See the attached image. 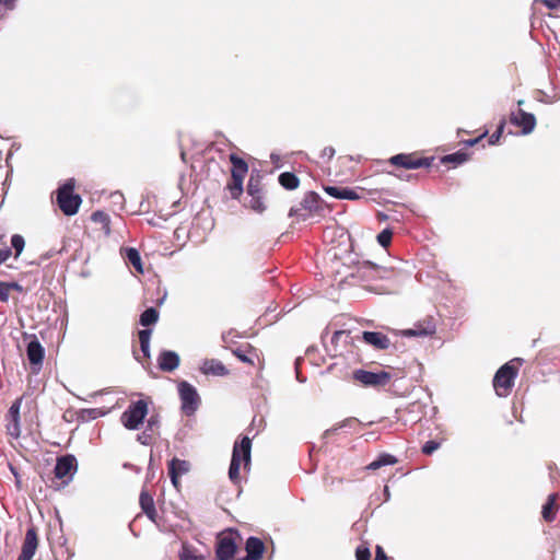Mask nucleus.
<instances>
[{"label":"nucleus","mask_w":560,"mask_h":560,"mask_svg":"<svg viewBox=\"0 0 560 560\" xmlns=\"http://www.w3.org/2000/svg\"><path fill=\"white\" fill-rule=\"evenodd\" d=\"M229 161L232 164L231 177L224 186V197L238 200L244 191L243 183L248 173V164L236 153H231Z\"/></svg>","instance_id":"f257e3e1"},{"label":"nucleus","mask_w":560,"mask_h":560,"mask_svg":"<svg viewBox=\"0 0 560 560\" xmlns=\"http://www.w3.org/2000/svg\"><path fill=\"white\" fill-rule=\"evenodd\" d=\"M250 451L252 440L248 436H243L240 442H235L234 444L229 468V478L235 485L241 482V465L243 464L244 470L249 469Z\"/></svg>","instance_id":"f03ea898"},{"label":"nucleus","mask_w":560,"mask_h":560,"mask_svg":"<svg viewBox=\"0 0 560 560\" xmlns=\"http://www.w3.org/2000/svg\"><path fill=\"white\" fill-rule=\"evenodd\" d=\"M352 277L366 283H374L378 280H390L396 277L394 268L382 267L371 261L359 262Z\"/></svg>","instance_id":"7ed1b4c3"},{"label":"nucleus","mask_w":560,"mask_h":560,"mask_svg":"<svg viewBox=\"0 0 560 560\" xmlns=\"http://www.w3.org/2000/svg\"><path fill=\"white\" fill-rule=\"evenodd\" d=\"M56 202L65 215H74L82 203L80 195L74 194V182L72 179L65 183L56 191Z\"/></svg>","instance_id":"20e7f679"},{"label":"nucleus","mask_w":560,"mask_h":560,"mask_svg":"<svg viewBox=\"0 0 560 560\" xmlns=\"http://www.w3.org/2000/svg\"><path fill=\"white\" fill-rule=\"evenodd\" d=\"M517 374L518 368L513 361L506 362L497 371L493 377V388L499 397L510 395Z\"/></svg>","instance_id":"39448f33"},{"label":"nucleus","mask_w":560,"mask_h":560,"mask_svg":"<svg viewBox=\"0 0 560 560\" xmlns=\"http://www.w3.org/2000/svg\"><path fill=\"white\" fill-rule=\"evenodd\" d=\"M148 415V402L143 399L132 401L121 413L120 420L128 430H138Z\"/></svg>","instance_id":"423d86ee"},{"label":"nucleus","mask_w":560,"mask_h":560,"mask_svg":"<svg viewBox=\"0 0 560 560\" xmlns=\"http://www.w3.org/2000/svg\"><path fill=\"white\" fill-rule=\"evenodd\" d=\"M323 210L322 200L314 191L305 194L304 198L298 207H292L289 211V217H296L303 221L307 220L314 214H318Z\"/></svg>","instance_id":"0eeeda50"},{"label":"nucleus","mask_w":560,"mask_h":560,"mask_svg":"<svg viewBox=\"0 0 560 560\" xmlns=\"http://www.w3.org/2000/svg\"><path fill=\"white\" fill-rule=\"evenodd\" d=\"M388 162L396 167L416 170L432 166L434 156H421L418 152L400 153L392 156Z\"/></svg>","instance_id":"6e6552de"},{"label":"nucleus","mask_w":560,"mask_h":560,"mask_svg":"<svg viewBox=\"0 0 560 560\" xmlns=\"http://www.w3.org/2000/svg\"><path fill=\"white\" fill-rule=\"evenodd\" d=\"M247 194L250 197L249 207L255 212L261 213L266 210L265 188L259 174H252L247 183Z\"/></svg>","instance_id":"1a4fd4ad"},{"label":"nucleus","mask_w":560,"mask_h":560,"mask_svg":"<svg viewBox=\"0 0 560 560\" xmlns=\"http://www.w3.org/2000/svg\"><path fill=\"white\" fill-rule=\"evenodd\" d=\"M353 380L364 387H384L392 381V374L386 371L371 372L366 370L353 371Z\"/></svg>","instance_id":"9d476101"},{"label":"nucleus","mask_w":560,"mask_h":560,"mask_svg":"<svg viewBox=\"0 0 560 560\" xmlns=\"http://www.w3.org/2000/svg\"><path fill=\"white\" fill-rule=\"evenodd\" d=\"M178 394L182 402V411L186 416H191L196 412L200 404V397L196 388L187 381L178 382Z\"/></svg>","instance_id":"9b49d317"},{"label":"nucleus","mask_w":560,"mask_h":560,"mask_svg":"<svg viewBox=\"0 0 560 560\" xmlns=\"http://www.w3.org/2000/svg\"><path fill=\"white\" fill-rule=\"evenodd\" d=\"M78 464L77 458L71 455H63L57 458V463L55 466V477L62 480V483L68 485L73 477V474L77 471Z\"/></svg>","instance_id":"f8f14e48"},{"label":"nucleus","mask_w":560,"mask_h":560,"mask_svg":"<svg viewBox=\"0 0 560 560\" xmlns=\"http://www.w3.org/2000/svg\"><path fill=\"white\" fill-rule=\"evenodd\" d=\"M510 122L521 129L522 135H529L536 127V117L518 108L510 114Z\"/></svg>","instance_id":"ddd939ff"},{"label":"nucleus","mask_w":560,"mask_h":560,"mask_svg":"<svg viewBox=\"0 0 560 560\" xmlns=\"http://www.w3.org/2000/svg\"><path fill=\"white\" fill-rule=\"evenodd\" d=\"M237 551V545L233 533L218 537L215 555L219 560H232Z\"/></svg>","instance_id":"4468645a"},{"label":"nucleus","mask_w":560,"mask_h":560,"mask_svg":"<svg viewBox=\"0 0 560 560\" xmlns=\"http://www.w3.org/2000/svg\"><path fill=\"white\" fill-rule=\"evenodd\" d=\"M23 397L16 398L11 407L8 410L5 416L7 418V432L12 438L18 439L21 434V424H20V409L22 405Z\"/></svg>","instance_id":"2eb2a0df"},{"label":"nucleus","mask_w":560,"mask_h":560,"mask_svg":"<svg viewBox=\"0 0 560 560\" xmlns=\"http://www.w3.org/2000/svg\"><path fill=\"white\" fill-rule=\"evenodd\" d=\"M38 541L37 529L35 526H31L25 533L18 560H32L37 550Z\"/></svg>","instance_id":"dca6fc26"},{"label":"nucleus","mask_w":560,"mask_h":560,"mask_svg":"<svg viewBox=\"0 0 560 560\" xmlns=\"http://www.w3.org/2000/svg\"><path fill=\"white\" fill-rule=\"evenodd\" d=\"M26 355L32 365L33 372L37 373L43 365L45 349L35 336H32L26 348Z\"/></svg>","instance_id":"f3484780"},{"label":"nucleus","mask_w":560,"mask_h":560,"mask_svg":"<svg viewBox=\"0 0 560 560\" xmlns=\"http://www.w3.org/2000/svg\"><path fill=\"white\" fill-rule=\"evenodd\" d=\"M180 363L179 355L172 350H163L158 357V366L163 372L175 371Z\"/></svg>","instance_id":"a211bd4d"},{"label":"nucleus","mask_w":560,"mask_h":560,"mask_svg":"<svg viewBox=\"0 0 560 560\" xmlns=\"http://www.w3.org/2000/svg\"><path fill=\"white\" fill-rule=\"evenodd\" d=\"M362 340L376 350H386L390 346L389 338L380 331H363Z\"/></svg>","instance_id":"6ab92c4d"},{"label":"nucleus","mask_w":560,"mask_h":560,"mask_svg":"<svg viewBox=\"0 0 560 560\" xmlns=\"http://www.w3.org/2000/svg\"><path fill=\"white\" fill-rule=\"evenodd\" d=\"M246 557L237 560H261L265 552V544L260 538L249 537L245 544Z\"/></svg>","instance_id":"aec40b11"},{"label":"nucleus","mask_w":560,"mask_h":560,"mask_svg":"<svg viewBox=\"0 0 560 560\" xmlns=\"http://www.w3.org/2000/svg\"><path fill=\"white\" fill-rule=\"evenodd\" d=\"M188 470H189V463L186 460H182V459H178L175 457L168 463V475H170L173 486L176 489L179 488L180 476L186 474Z\"/></svg>","instance_id":"412c9836"},{"label":"nucleus","mask_w":560,"mask_h":560,"mask_svg":"<svg viewBox=\"0 0 560 560\" xmlns=\"http://www.w3.org/2000/svg\"><path fill=\"white\" fill-rule=\"evenodd\" d=\"M200 371L206 375L225 376L229 370L218 359H207L203 361Z\"/></svg>","instance_id":"4be33fe9"},{"label":"nucleus","mask_w":560,"mask_h":560,"mask_svg":"<svg viewBox=\"0 0 560 560\" xmlns=\"http://www.w3.org/2000/svg\"><path fill=\"white\" fill-rule=\"evenodd\" d=\"M324 190L331 197L337 199H346V200H358L360 196L358 192L349 187L342 186H325Z\"/></svg>","instance_id":"5701e85b"},{"label":"nucleus","mask_w":560,"mask_h":560,"mask_svg":"<svg viewBox=\"0 0 560 560\" xmlns=\"http://www.w3.org/2000/svg\"><path fill=\"white\" fill-rule=\"evenodd\" d=\"M139 503L143 513L151 520L155 521L158 515L153 495L148 490L142 489L139 498Z\"/></svg>","instance_id":"b1692460"},{"label":"nucleus","mask_w":560,"mask_h":560,"mask_svg":"<svg viewBox=\"0 0 560 560\" xmlns=\"http://www.w3.org/2000/svg\"><path fill=\"white\" fill-rule=\"evenodd\" d=\"M152 329H142L139 330L138 337L140 342V350L142 352V358L136 357V359L143 363L144 361L150 360V340H151Z\"/></svg>","instance_id":"393cba45"},{"label":"nucleus","mask_w":560,"mask_h":560,"mask_svg":"<svg viewBox=\"0 0 560 560\" xmlns=\"http://www.w3.org/2000/svg\"><path fill=\"white\" fill-rule=\"evenodd\" d=\"M557 494H550L542 505L541 515L546 522H552L556 518L558 504L556 502Z\"/></svg>","instance_id":"a878e982"},{"label":"nucleus","mask_w":560,"mask_h":560,"mask_svg":"<svg viewBox=\"0 0 560 560\" xmlns=\"http://www.w3.org/2000/svg\"><path fill=\"white\" fill-rule=\"evenodd\" d=\"M91 220L101 226L104 235L108 236L110 234V219L106 212L97 210L92 213Z\"/></svg>","instance_id":"bb28decb"},{"label":"nucleus","mask_w":560,"mask_h":560,"mask_svg":"<svg viewBox=\"0 0 560 560\" xmlns=\"http://www.w3.org/2000/svg\"><path fill=\"white\" fill-rule=\"evenodd\" d=\"M279 184L287 190H294L300 185L299 177L292 172H283L278 177Z\"/></svg>","instance_id":"cd10ccee"},{"label":"nucleus","mask_w":560,"mask_h":560,"mask_svg":"<svg viewBox=\"0 0 560 560\" xmlns=\"http://www.w3.org/2000/svg\"><path fill=\"white\" fill-rule=\"evenodd\" d=\"M397 463H398V459L395 456H393L390 454H387V453H383V454L378 455V457L376 459L371 462L366 466V469H369V470H377V469H380L383 466L395 465Z\"/></svg>","instance_id":"c85d7f7f"},{"label":"nucleus","mask_w":560,"mask_h":560,"mask_svg":"<svg viewBox=\"0 0 560 560\" xmlns=\"http://www.w3.org/2000/svg\"><path fill=\"white\" fill-rule=\"evenodd\" d=\"M350 338V331L347 330H336L331 336V345L334 347L335 354H341V350L339 349V342L348 343Z\"/></svg>","instance_id":"c756f323"},{"label":"nucleus","mask_w":560,"mask_h":560,"mask_svg":"<svg viewBox=\"0 0 560 560\" xmlns=\"http://www.w3.org/2000/svg\"><path fill=\"white\" fill-rule=\"evenodd\" d=\"M468 160H469V154L468 153L463 152V151H457L455 153L444 155L441 159V162L443 164L453 163L455 165H460V164L465 163Z\"/></svg>","instance_id":"7c9ffc66"},{"label":"nucleus","mask_w":560,"mask_h":560,"mask_svg":"<svg viewBox=\"0 0 560 560\" xmlns=\"http://www.w3.org/2000/svg\"><path fill=\"white\" fill-rule=\"evenodd\" d=\"M158 319L159 312L154 307H149L140 315L139 322L143 327H148L154 325Z\"/></svg>","instance_id":"2f4dec72"},{"label":"nucleus","mask_w":560,"mask_h":560,"mask_svg":"<svg viewBox=\"0 0 560 560\" xmlns=\"http://www.w3.org/2000/svg\"><path fill=\"white\" fill-rule=\"evenodd\" d=\"M126 259L138 272H143L141 257L136 248L126 249Z\"/></svg>","instance_id":"473e14b6"},{"label":"nucleus","mask_w":560,"mask_h":560,"mask_svg":"<svg viewBox=\"0 0 560 560\" xmlns=\"http://www.w3.org/2000/svg\"><path fill=\"white\" fill-rule=\"evenodd\" d=\"M505 125H506V120H505V118H502L497 127V130L488 139V142L490 145H494L500 141V139L504 132Z\"/></svg>","instance_id":"72a5a7b5"},{"label":"nucleus","mask_w":560,"mask_h":560,"mask_svg":"<svg viewBox=\"0 0 560 560\" xmlns=\"http://www.w3.org/2000/svg\"><path fill=\"white\" fill-rule=\"evenodd\" d=\"M250 351H252V347H250V346H248V347H247V350H246V349H243V348H236V349H234L232 352H233V354H234L238 360H241L242 362H244V363H248V364H250V365H254V360H253V358H250V357L248 355V352H250Z\"/></svg>","instance_id":"f704fd0d"},{"label":"nucleus","mask_w":560,"mask_h":560,"mask_svg":"<svg viewBox=\"0 0 560 560\" xmlns=\"http://www.w3.org/2000/svg\"><path fill=\"white\" fill-rule=\"evenodd\" d=\"M11 245L15 250V257H18L22 253V250L25 246L24 237L20 234L12 235Z\"/></svg>","instance_id":"c9c22d12"},{"label":"nucleus","mask_w":560,"mask_h":560,"mask_svg":"<svg viewBox=\"0 0 560 560\" xmlns=\"http://www.w3.org/2000/svg\"><path fill=\"white\" fill-rule=\"evenodd\" d=\"M392 238H393V232L389 229L383 230L377 235V242L380 243L381 246H383L385 248L389 246Z\"/></svg>","instance_id":"e433bc0d"},{"label":"nucleus","mask_w":560,"mask_h":560,"mask_svg":"<svg viewBox=\"0 0 560 560\" xmlns=\"http://www.w3.org/2000/svg\"><path fill=\"white\" fill-rule=\"evenodd\" d=\"M180 560H205L202 556L196 555L191 549L183 547Z\"/></svg>","instance_id":"4c0bfd02"},{"label":"nucleus","mask_w":560,"mask_h":560,"mask_svg":"<svg viewBox=\"0 0 560 560\" xmlns=\"http://www.w3.org/2000/svg\"><path fill=\"white\" fill-rule=\"evenodd\" d=\"M440 445L441 444L439 442L431 440L424 443L421 451L425 455H431L440 447Z\"/></svg>","instance_id":"58836bf2"},{"label":"nucleus","mask_w":560,"mask_h":560,"mask_svg":"<svg viewBox=\"0 0 560 560\" xmlns=\"http://www.w3.org/2000/svg\"><path fill=\"white\" fill-rule=\"evenodd\" d=\"M357 560H371V551L366 546H359L355 550Z\"/></svg>","instance_id":"ea45409f"},{"label":"nucleus","mask_w":560,"mask_h":560,"mask_svg":"<svg viewBox=\"0 0 560 560\" xmlns=\"http://www.w3.org/2000/svg\"><path fill=\"white\" fill-rule=\"evenodd\" d=\"M11 285L5 282H0V301L5 302L9 299Z\"/></svg>","instance_id":"a19ab883"},{"label":"nucleus","mask_w":560,"mask_h":560,"mask_svg":"<svg viewBox=\"0 0 560 560\" xmlns=\"http://www.w3.org/2000/svg\"><path fill=\"white\" fill-rule=\"evenodd\" d=\"M489 133V130L486 129L480 136H478L477 138L475 139H468V140H465L464 141V144L466 147H474L476 145L477 143H479L485 137H487Z\"/></svg>","instance_id":"79ce46f5"},{"label":"nucleus","mask_w":560,"mask_h":560,"mask_svg":"<svg viewBox=\"0 0 560 560\" xmlns=\"http://www.w3.org/2000/svg\"><path fill=\"white\" fill-rule=\"evenodd\" d=\"M536 3H541L546 8L550 10H556L560 7V3L557 0H535Z\"/></svg>","instance_id":"37998d69"},{"label":"nucleus","mask_w":560,"mask_h":560,"mask_svg":"<svg viewBox=\"0 0 560 560\" xmlns=\"http://www.w3.org/2000/svg\"><path fill=\"white\" fill-rule=\"evenodd\" d=\"M334 155L335 149L332 147H325L320 152V156L323 159H327L328 161L331 160Z\"/></svg>","instance_id":"c03bdc74"},{"label":"nucleus","mask_w":560,"mask_h":560,"mask_svg":"<svg viewBox=\"0 0 560 560\" xmlns=\"http://www.w3.org/2000/svg\"><path fill=\"white\" fill-rule=\"evenodd\" d=\"M374 560H388V557L386 552L384 551V548L380 545L375 547V559Z\"/></svg>","instance_id":"a18cd8bd"},{"label":"nucleus","mask_w":560,"mask_h":560,"mask_svg":"<svg viewBox=\"0 0 560 560\" xmlns=\"http://www.w3.org/2000/svg\"><path fill=\"white\" fill-rule=\"evenodd\" d=\"M433 330H428V329H423V330H413V329H408L404 332L405 336H424V335H429L431 334Z\"/></svg>","instance_id":"49530a36"},{"label":"nucleus","mask_w":560,"mask_h":560,"mask_svg":"<svg viewBox=\"0 0 560 560\" xmlns=\"http://www.w3.org/2000/svg\"><path fill=\"white\" fill-rule=\"evenodd\" d=\"M16 0H1L2 9L4 10V14L7 11H11L14 9V3Z\"/></svg>","instance_id":"de8ad7c7"},{"label":"nucleus","mask_w":560,"mask_h":560,"mask_svg":"<svg viewBox=\"0 0 560 560\" xmlns=\"http://www.w3.org/2000/svg\"><path fill=\"white\" fill-rule=\"evenodd\" d=\"M12 252H11V248H3V249H0V264H3L5 262L10 256H11Z\"/></svg>","instance_id":"09e8293b"},{"label":"nucleus","mask_w":560,"mask_h":560,"mask_svg":"<svg viewBox=\"0 0 560 560\" xmlns=\"http://www.w3.org/2000/svg\"><path fill=\"white\" fill-rule=\"evenodd\" d=\"M338 161H351V158L348 156H340Z\"/></svg>","instance_id":"8fccbe9b"},{"label":"nucleus","mask_w":560,"mask_h":560,"mask_svg":"<svg viewBox=\"0 0 560 560\" xmlns=\"http://www.w3.org/2000/svg\"><path fill=\"white\" fill-rule=\"evenodd\" d=\"M353 419H347L346 421H343L342 424H340L338 428H341V427H345L347 423L351 422Z\"/></svg>","instance_id":"3c124183"},{"label":"nucleus","mask_w":560,"mask_h":560,"mask_svg":"<svg viewBox=\"0 0 560 560\" xmlns=\"http://www.w3.org/2000/svg\"><path fill=\"white\" fill-rule=\"evenodd\" d=\"M523 103H524V101L520 100V101L517 102V105H518V106H521Z\"/></svg>","instance_id":"603ef678"},{"label":"nucleus","mask_w":560,"mask_h":560,"mask_svg":"<svg viewBox=\"0 0 560 560\" xmlns=\"http://www.w3.org/2000/svg\"><path fill=\"white\" fill-rule=\"evenodd\" d=\"M560 3V0H557Z\"/></svg>","instance_id":"864d4df0"}]
</instances>
